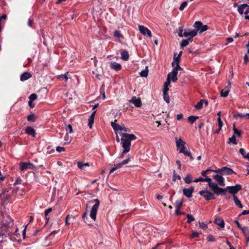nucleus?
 <instances>
[{
  "instance_id": "nucleus-1",
  "label": "nucleus",
  "mask_w": 249,
  "mask_h": 249,
  "mask_svg": "<svg viewBox=\"0 0 249 249\" xmlns=\"http://www.w3.org/2000/svg\"><path fill=\"white\" fill-rule=\"evenodd\" d=\"M137 139L136 136L133 134H123V137L121 139V144L123 150L119 157L120 158H123L124 155L129 152L130 150L131 141H134Z\"/></svg>"
},
{
  "instance_id": "nucleus-2",
  "label": "nucleus",
  "mask_w": 249,
  "mask_h": 249,
  "mask_svg": "<svg viewBox=\"0 0 249 249\" xmlns=\"http://www.w3.org/2000/svg\"><path fill=\"white\" fill-rule=\"evenodd\" d=\"M116 120L113 122H111V125L116 135L120 134V135L123 137V134H126L127 132V129L125 127L123 124H119L116 123Z\"/></svg>"
},
{
  "instance_id": "nucleus-3",
  "label": "nucleus",
  "mask_w": 249,
  "mask_h": 249,
  "mask_svg": "<svg viewBox=\"0 0 249 249\" xmlns=\"http://www.w3.org/2000/svg\"><path fill=\"white\" fill-rule=\"evenodd\" d=\"M90 202L91 203H95V204L92 206L91 208L89 214L90 217L95 221L96 218L97 212L99 208L100 202L98 199H95L90 201Z\"/></svg>"
},
{
  "instance_id": "nucleus-4",
  "label": "nucleus",
  "mask_w": 249,
  "mask_h": 249,
  "mask_svg": "<svg viewBox=\"0 0 249 249\" xmlns=\"http://www.w3.org/2000/svg\"><path fill=\"white\" fill-rule=\"evenodd\" d=\"M194 27L196 28L195 31H197V33L199 31L200 34L207 31L209 29L207 25H203L202 23L200 21H196L194 24Z\"/></svg>"
},
{
  "instance_id": "nucleus-5",
  "label": "nucleus",
  "mask_w": 249,
  "mask_h": 249,
  "mask_svg": "<svg viewBox=\"0 0 249 249\" xmlns=\"http://www.w3.org/2000/svg\"><path fill=\"white\" fill-rule=\"evenodd\" d=\"M242 189V186L240 184H236L235 186H227L226 188V192L228 191L229 193L234 196L237 193V192Z\"/></svg>"
},
{
  "instance_id": "nucleus-6",
  "label": "nucleus",
  "mask_w": 249,
  "mask_h": 249,
  "mask_svg": "<svg viewBox=\"0 0 249 249\" xmlns=\"http://www.w3.org/2000/svg\"><path fill=\"white\" fill-rule=\"evenodd\" d=\"M213 186L211 188V190L217 196L220 195H224L226 193V188L223 189L218 187V184L216 183L213 184Z\"/></svg>"
},
{
  "instance_id": "nucleus-7",
  "label": "nucleus",
  "mask_w": 249,
  "mask_h": 249,
  "mask_svg": "<svg viewBox=\"0 0 249 249\" xmlns=\"http://www.w3.org/2000/svg\"><path fill=\"white\" fill-rule=\"evenodd\" d=\"M199 194L204 197L205 199L207 200H210L212 199H214L215 196L213 194L208 191H200L199 192Z\"/></svg>"
},
{
  "instance_id": "nucleus-8",
  "label": "nucleus",
  "mask_w": 249,
  "mask_h": 249,
  "mask_svg": "<svg viewBox=\"0 0 249 249\" xmlns=\"http://www.w3.org/2000/svg\"><path fill=\"white\" fill-rule=\"evenodd\" d=\"M213 171L221 175H231L234 173L232 169L227 167H223Z\"/></svg>"
},
{
  "instance_id": "nucleus-9",
  "label": "nucleus",
  "mask_w": 249,
  "mask_h": 249,
  "mask_svg": "<svg viewBox=\"0 0 249 249\" xmlns=\"http://www.w3.org/2000/svg\"><path fill=\"white\" fill-rule=\"evenodd\" d=\"M175 141L177 147L179 150V153L184 152L185 145L186 144L185 142L181 138L178 139V138H176Z\"/></svg>"
},
{
  "instance_id": "nucleus-10",
  "label": "nucleus",
  "mask_w": 249,
  "mask_h": 249,
  "mask_svg": "<svg viewBox=\"0 0 249 249\" xmlns=\"http://www.w3.org/2000/svg\"><path fill=\"white\" fill-rule=\"evenodd\" d=\"M182 54V52H180L178 54V56H176L175 55L174 56V61L172 63V66L174 68L179 69V70H182V69L180 67L179 65L180 62V58Z\"/></svg>"
},
{
  "instance_id": "nucleus-11",
  "label": "nucleus",
  "mask_w": 249,
  "mask_h": 249,
  "mask_svg": "<svg viewBox=\"0 0 249 249\" xmlns=\"http://www.w3.org/2000/svg\"><path fill=\"white\" fill-rule=\"evenodd\" d=\"M19 168L21 171H24L27 169H34L35 166L31 162H23L19 163Z\"/></svg>"
},
{
  "instance_id": "nucleus-12",
  "label": "nucleus",
  "mask_w": 249,
  "mask_h": 249,
  "mask_svg": "<svg viewBox=\"0 0 249 249\" xmlns=\"http://www.w3.org/2000/svg\"><path fill=\"white\" fill-rule=\"evenodd\" d=\"M178 70H179L174 68L172 71L168 73L167 77L170 81L171 80L173 82H175L177 81V74Z\"/></svg>"
},
{
  "instance_id": "nucleus-13",
  "label": "nucleus",
  "mask_w": 249,
  "mask_h": 249,
  "mask_svg": "<svg viewBox=\"0 0 249 249\" xmlns=\"http://www.w3.org/2000/svg\"><path fill=\"white\" fill-rule=\"evenodd\" d=\"M113 36L115 41L121 42L122 39H124L123 34L120 30H116L113 33Z\"/></svg>"
},
{
  "instance_id": "nucleus-14",
  "label": "nucleus",
  "mask_w": 249,
  "mask_h": 249,
  "mask_svg": "<svg viewBox=\"0 0 249 249\" xmlns=\"http://www.w3.org/2000/svg\"><path fill=\"white\" fill-rule=\"evenodd\" d=\"M139 29L141 33L143 36H147L149 37L152 36L151 31L147 28L144 27V26L139 25Z\"/></svg>"
},
{
  "instance_id": "nucleus-15",
  "label": "nucleus",
  "mask_w": 249,
  "mask_h": 249,
  "mask_svg": "<svg viewBox=\"0 0 249 249\" xmlns=\"http://www.w3.org/2000/svg\"><path fill=\"white\" fill-rule=\"evenodd\" d=\"M213 178L217 182V184L221 186L225 185L224 178L221 175H215L213 176Z\"/></svg>"
},
{
  "instance_id": "nucleus-16",
  "label": "nucleus",
  "mask_w": 249,
  "mask_h": 249,
  "mask_svg": "<svg viewBox=\"0 0 249 249\" xmlns=\"http://www.w3.org/2000/svg\"><path fill=\"white\" fill-rule=\"evenodd\" d=\"M196 35L197 31H195V30H191L190 29H185L183 33L184 36H190V37H192V38H193V37L195 36Z\"/></svg>"
},
{
  "instance_id": "nucleus-17",
  "label": "nucleus",
  "mask_w": 249,
  "mask_h": 249,
  "mask_svg": "<svg viewBox=\"0 0 249 249\" xmlns=\"http://www.w3.org/2000/svg\"><path fill=\"white\" fill-rule=\"evenodd\" d=\"M194 191L193 187H190L189 188H184L183 189V195L188 198L192 197V193Z\"/></svg>"
},
{
  "instance_id": "nucleus-18",
  "label": "nucleus",
  "mask_w": 249,
  "mask_h": 249,
  "mask_svg": "<svg viewBox=\"0 0 249 249\" xmlns=\"http://www.w3.org/2000/svg\"><path fill=\"white\" fill-rule=\"evenodd\" d=\"M25 133L31 135L33 137L36 138V132L35 130L31 126H27L25 130Z\"/></svg>"
},
{
  "instance_id": "nucleus-19",
  "label": "nucleus",
  "mask_w": 249,
  "mask_h": 249,
  "mask_svg": "<svg viewBox=\"0 0 249 249\" xmlns=\"http://www.w3.org/2000/svg\"><path fill=\"white\" fill-rule=\"evenodd\" d=\"M96 112V110L93 112L88 119V125L90 129L92 127V125L94 123Z\"/></svg>"
},
{
  "instance_id": "nucleus-20",
  "label": "nucleus",
  "mask_w": 249,
  "mask_h": 249,
  "mask_svg": "<svg viewBox=\"0 0 249 249\" xmlns=\"http://www.w3.org/2000/svg\"><path fill=\"white\" fill-rule=\"evenodd\" d=\"M130 102L134 104L137 107H140L142 105L141 99L140 98H137L136 97H133L130 100Z\"/></svg>"
},
{
  "instance_id": "nucleus-21",
  "label": "nucleus",
  "mask_w": 249,
  "mask_h": 249,
  "mask_svg": "<svg viewBox=\"0 0 249 249\" xmlns=\"http://www.w3.org/2000/svg\"><path fill=\"white\" fill-rule=\"evenodd\" d=\"M241 230L242 231L247 241L248 242L249 241V228L245 226Z\"/></svg>"
},
{
  "instance_id": "nucleus-22",
  "label": "nucleus",
  "mask_w": 249,
  "mask_h": 249,
  "mask_svg": "<svg viewBox=\"0 0 249 249\" xmlns=\"http://www.w3.org/2000/svg\"><path fill=\"white\" fill-rule=\"evenodd\" d=\"M110 67H111V69L115 70L116 71H119L122 68V66H121V64L117 63L116 62H112L110 64Z\"/></svg>"
},
{
  "instance_id": "nucleus-23",
  "label": "nucleus",
  "mask_w": 249,
  "mask_h": 249,
  "mask_svg": "<svg viewBox=\"0 0 249 249\" xmlns=\"http://www.w3.org/2000/svg\"><path fill=\"white\" fill-rule=\"evenodd\" d=\"M193 39L192 37H189L187 39H183L180 43V46L181 47H184L187 46L190 42H192Z\"/></svg>"
},
{
  "instance_id": "nucleus-24",
  "label": "nucleus",
  "mask_w": 249,
  "mask_h": 249,
  "mask_svg": "<svg viewBox=\"0 0 249 249\" xmlns=\"http://www.w3.org/2000/svg\"><path fill=\"white\" fill-rule=\"evenodd\" d=\"M32 77V74L28 72H25L20 76V80L22 81H25Z\"/></svg>"
},
{
  "instance_id": "nucleus-25",
  "label": "nucleus",
  "mask_w": 249,
  "mask_h": 249,
  "mask_svg": "<svg viewBox=\"0 0 249 249\" xmlns=\"http://www.w3.org/2000/svg\"><path fill=\"white\" fill-rule=\"evenodd\" d=\"M205 103L206 105L208 104V102L205 100H200L199 102H198L196 105H195V107L196 109H201L203 107V104Z\"/></svg>"
},
{
  "instance_id": "nucleus-26",
  "label": "nucleus",
  "mask_w": 249,
  "mask_h": 249,
  "mask_svg": "<svg viewBox=\"0 0 249 249\" xmlns=\"http://www.w3.org/2000/svg\"><path fill=\"white\" fill-rule=\"evenodd\" d=\"M215 223L217 225L219 226L221 228L224 227V221L221 218L217 217L215 219Z\"/></svg>"
},
{
  "instance_id": "nucleus-27",
  "label": "nucleus",
  "mask_w": 249,
  "mask_h": 249,
  "mask_svg": "<svg viewBox=\"0 0 249 249\" xmlns=\"http://www.w3.org/2000/svg\"><path fill=\"white\" fill-rule=\"evenodd\" d=\"M121 58L125 61H126L129 58V54L127 51H123L121 53Z\"/></svg>"
},
{
  "instance_id": "nucleus-28",
  "label": "nucleus",
  "mask_w": 249,
  "mask_h": 249,
  "mask_svg": "<svg viewBox=\"0 0 249 249\" xmlns=\"http://www.w3.org/2000/svg\"><path fill=\"white\" fill-rule=\"evenodd\" d=\"M248 6H249V5H248L247 4L245 3L239 5L238 7V11L240 15H242L244 13V9H245V7Z\"/></svg>"
},
{
  "instance_id": "nucleus-29",
  "label": "nucleus",
  "mask_w": 249,
  "mask_h": 249,
  "mask_svg": "<svg viewBox=\"0 0 249 249\" xmlns=\"http://www.w3.org/2000/svg\"><path fill=\"white\" fill-rule=\"evenodd\" d=\"M37 119V117L34 114H31L28 115L27 117V119L29 122H35Z\"/></svg>"
},
{
  "instance_id": "nucleus-30",
  "label": "nucleus",
  "mask_w": 249,
  "mask_h": 249,
  "mask_svg": "<svg viewBox=\"0 0 249 249\" xmlns=\"http://www.w3.org/2000/svg\"><path fill=\"white\" fill-rule=\"evenodd\" d=\"M233 130L234 132L233 136H234L235 137H241V132L235 127V124H234L233 126Z\"/></svg>"
},
{
  "instance_id": "nucleus-31",
  "label": "nucleus",
  "mask_w": 249,
  "mask_h": 249,
  "mask_svg": "<svg viewBox=\"0 0 249 249\" xmlns=\"http://www.w3.org/2000/svg\"><path fill=\"white\" fill-rule=\"evenodd\" d=\"M204 182H207L209 184V186L211 188L213 186V184H215L216 183L212 181V179L209 177H205L204 179Z\"/></svg>"
},
{
  "instance_id": "nucleus-32",
  "label": "nucleus",
  "mask_w": 249,
  "mask_h": 249,
  "mask_svg": "<svg viewBox=\"0 0 249 249\" xmlns=\"http://www.w3.org/2000/svg\"><path fill=\"white\" fill-rule=\"evenodd\" d=\"M239 152L244 158L247 159L249 160V153L246 154V151L244 148H240Z\"/></svg>"
},
{
  "instance_id": "nucleus-33",
  "label": "nucleus",
  "mask_w": 249,
  "mask_h": 249,
  "mask_svg": "<svg viewBox=\"0 0 249 249\" xmlns=\"http://www.w3.org/2000/svg\"><path fill=\"white\" fill-rule=\"evenodd\" d=\"M233 200H234L235 204L236 206H238L239 208H243V206L241 203L240 201L238 200L237 197L236 196H234V197H233Z\"/></svg>"
},
{
  "instance_id": "nucleus-34",
  "label": "nucleus",
  "mask_w": 249,
  "mask_h": 249,
  "mask_svg": "<svg viewBox=\"0 0 249 249\" xmlns=\"http://www.w3.org/2000/svg\"><path fill=\"white\" fill-rule=\"evenodd\" d=\"M68 72H67L64 74H62V75H59L56 76V78L57 79L63 78V79H65V81H67L68 79L70 78V77H68Z\"/></svg>"
},
{
  "instance_id": "nucleus-35",
  "label": "nucleus",
  "mask_w": 249,
  "mask_h": 249,
  "mask_svg": "<svg viewBox=\"0 0 249 249\" xmlns=\"http://www.w3.org/2000/svg\"><path fill=\"white\" fill-rule=\"evenodd\" d=\"M198 118L197 116H190L188 118V121L191 124H193Z\"/></svg>"
},
{
  "instance_id": "nucleus-36",
  "label": "nucleus",
  "mask_w": 249,
  "mask_h": 249,
  "mask_svg": "<svg viewBox=\"0 0 249 249\" xmlns=\"http://www.w3.org/2000/svg\"><path fill=\"white\" fill-rule=\"evenodd\" d=\"M183 204V200L181 199L177 200L175 202V207L176 208L180 209Z\"/></svg>"
},
{
  "instance_id": "nucleus-37",
  "label": "nucleus",
  "mask_w": 249,
  "mask_h": 249,
  "mask_svg": "<svg viewBox=\"0 0 249 249\" xmlns=\"http://www.w3.org/2000/svg\"><path fill=\"white\" fill-rule=\"evenodd\" d=\"M185 183L189 184L193 182L191 178V176L190 174H188L184 178Z\"/></svg>"
},
{
  "instance_id": "nucleus-38",
  "label": "nucleus",
  "mask_w": 249,
  "mask_h": 249,
  "mask_svg": "<svg viewBox=\"0 0 249 249\" xmlns=\"http://www.w3.org/2000/svg\"><path fill=\"white\" fill-rule=\"evenodd\" d=\"M148 67H146L145 70L142 71L140 74L141 76L145 77L148 75Z\"/></svg>"
},
{
  "instance_id": "nucleus-39",
  "label": "nucleus",
  "mask_w": 249,
  "mask_h": 249,
  "mask_svg": "<svg viewBox=\"0 0 249 249\" xmlns=\"http://www.w3.org/2000/svg\"><path fill=\"white\" fill-rule=\"evenodd\" d=\"M78 167L81 169H83L84 166H89V164L88 163H83L80 161L77 162Z\"/></svg>"
},
{
  "instance_id": "nucleus-40",
  "label": "nucleus",
  "mask_w": 249,
  "mask_h": 249,
  "mask_svg": "<svg viewBox=\"0 0 249 249\" xmlns=\"http://www.w3.org/2000/svg\"><path fill=\"white\" fill-rule=\"evenodd\" d=\"M122 167L121 166V164L120 163V162L118 163L116 166H115L114 167L110 169V174L113 173L114 171H115L117 169L121 168Z\"/></svg>"
},
{
  "instance_id": "nucleus-41",
  "label": "nucleus",
  "mask_w": 249,
  "mask_h": 249,
  "mask_svg": "<svg viewBox=\"0 0 249 249\" xmlns=\"http://www.w3.org/2000/svg\"><path fill=\"white\" fill-rule=\"evenodd\" d=\"M187 223H191L192 222L195 220V218L191 214H187Z\"/></svg>"
},
{
  "instance_id": "nucleus-42",
  "label": "nucleus",
  "mask_w": 249,
  "mask_h": 249,
  "mask_svg": "<svg viewBox=\"0 0 249 249\" xmlns=\"http://www.w3.org/2000/svg\"><path fill=\"white\" fill-rule=\"evenodd\" d=\"M74 217L72 215H71V214H68L67 215V216H66V218H65V226H68L70 224V223L69 222V220L70 219H71V218H74Z\"/></svg>"
},
{
  "instance_id": "nucleus-43",
  "label": "nucleus",
  "mask_w": 249,
  "mask_h": 249,
  "mask_svg": "<svg viewBox=\"0 0 249 249\" xmlns=\"http://www.w3.org/2000/svg\"><path fill=\"white\" fill-rule=\"evenodd\" d=\"M177 179L180 180L181 177L179 175H177L175 170H174L172 180L173 181H175Z\"/></svg>"
},
{
  "instance_id": "nucleus-44",
  "label": "nucleus",
  "mask_w": 249,
  "mask_h": 249,
  "mask_svg": "<svg viewBox=\"0 0 249 249\" xmlns=\"http://www.w3.org/2000/svg\"><path fill=\"white\" fill-rule=\"evenodd\" d=\"M229 92V91L228 90L222 89L221 91V96L224 97H226L228 95Z\"/></svg>"
},
{
  "instance_id": "nucleus-45",
  "label": "nucleus",
  "mask_w": 249,
  "mask_h": 249,
  "mask_svg": "<svg viewBox=\"0 0 249 249\" xmlns=\"http://www.w3.org/2000/svg\"><path fill=\"white\" fill-rule=\"evenodd\" d=\"M229 143L231 142L233 144H237V142L235 139V136H232L231 137L229 138Z\"/></svg>"
},
{
  "instance_id": "nucleus-46",
  "label": "nucleus",
  "mask_w": 249,
  "mask_h": 249,
  "mask_svg": "<svg viewBox=\"0 0 249 249\" xmlns=\"http://www.w3.org/2000/svg\"><path fill=\"white\" fill-rule=\"evenodd\" d=\"M187 4H188L187 1L183 2L180 5V6L179 7V9L180 11H183L184 10V9L185 8V7L187 5Z\"/></svg>"
},
{
  "instance_id": "nucleus-47",
  "label": "nucleus",
  "mask_w": 249,
  "mask_h": 249,
  "mask_svg": "<svg viewBox=\"0 0 249 249\" xmlns=\"http://www.w3.org/2000/svg\"><path fill=\"white\" fill-rule=\"evenodd\" d=\"M130 161V158L128 157L126 159L124 160L122 162H120L121 164L122 167H123L125 164H127Z\"/></svg>"
},
{
  "instance_id": "nucleus-48",
  "label": "nucleus",
  "mask_w": 249,
  "mask_h": 249,
  "mask_svg": "<svg viewBox=\"0 0 249 249\" xmlns=\"http://www.w3.org/2000/svg\"><path fill=\"white\" fill-rule=\"evenodd\" d=\"M199 224L200 228L203 230H205V229H207V228H208L207 225L204 222H199Z\"/></svg>"
},
{
  "instance_id": "nucleus-49",
  "label": "nucleus",
  "mask_w": 249,
  "mask_h": 249,
  "mask_svg": "<svg viewBox=\"0 0 249 249\" xmlns=\"http://www.w3.org/2000/svg\"><path fill=\"white\" fill-rule=\"evenodd\" d=\"M29 98L30 100H31V101H34V100L36 99V98H37V95L36 94H35V93H32V94H31L30 95Z\"/></svg>"
},
{
  "instance_id": "nucleus-50",
  "label": "nucleus",
  "mask_w": 249,
  "mask_h": 249,
  "mask_svg": "<svg viewBox=\"0 0 249 249\" xmlns=\"http://www.w3.org/2000/svg\"><path fill=\"white\" fill-rule=\"evenodd\" d=\"M56 150L57 152L60 153L65 151V148L64 147L57 146L56 147Z\"/></svg>"
},
{
  "instance_id": "nucleus-51",
  "label": "nucleus",
  "mask_w": 249,
  "mask_h": 249,
  "mask_svg": "<svg viewBox=\"0 0 249 249\" xmlns=\"http://www.w3.org/2000/svg\"><path fill=\"white\" fill-rule=\"evenodd\" d=\"M183 31V28L182 27H179L178 29V35L179 37L184 36L183 34L182 33Z\"/></svg>"
},
{
  "instance_id": "nucleus-52",
  "label": "nucleus",
  "mask_w": 249,
  "mask_h": 249,
  "mask_svg": "<svg viewBox=\"0 0 249 249\" xmlns=\"http://www.w3.org/2000/svg\"><path fill=\"white\" fill-rule=\"evenodd\" d=\"M199 235V232H198L197 231H193L192 232V235H191V237L192 238L197 237H198Z\"/></svg>"
},
{
  "instance_id": "nucleus-53",
  "label": "nucleus",
  "mask_w": 249,
  "mask_h": 249,
  "mask_svg": "<svg viewBox=\"0 0 249 249\" xmlns=\"http://www.w3.org/2000/svg\"><path fill=\"white\" fill-rule=\"evenodd\" d=\"M66 130L67 131H69L70 133H72L73 129H72V125L71 124H69L66 128Z\"/></svg>"
},
{
  "instance_id": "nucleus-54",
  "label": "nucleus",
  "mask_w": 249,
  "mask_h": 249,
  "mask_svg": "<svg viewBox=\"0 0 249 249\" xmlns=\"http://www.w3.org/2000/svg\"><path fill=\"white\" fill-rule=\"evenodd\" d=\"M22 183V179L20 177H18L17 178L15 182L14 183V185H16L18 184H20Z\"/></svg>"
},
{
  "instance_id": "nucleus-55",
  "label": "nucleus",
  "mask_w": 249,
  "mask_h": 249,
  "mask_svg": "<svg viewBox=\"0 0 249 249\" xmlns=\"http://www.w3.org/2000/svg\"><path fill=\"white\" fill-rule=\"evenodd\" d=\"M217 121H218V127L222 128L223 124L221 119V118L218 117Z\"/></svg>"
},
{
  "instance_id": "nucleus-56",
  "label": "nucleus",
  "mask_w": 249,
  "mask_h": 249,
  "mask_svg": "<svg viewBox=\"0 0 249 249\" xmlns=\"http://www.w3.org/2000/svg\"><path fill=\"white\" fill-rule=\"evenodd\" d=\"M163 97H164V100L167 102V103H169V97L167 93H166V94H163Z\"/></svg>"
},
{
  "instance_id": "nucleus-57",
  "label": "nucleus",
  "mask_w": 249,
  "mask_h": 249,
  "mask_svg": "<svg viewBox=\"0 0 249 249\" xmlns=\"http://www.w3.org/2000/svg\"><path fill=\"white\" fill-rule=\"evenodd\" d=\"M235 118H246L245 114L238 113L234 115Z\"/></svg>"
},
{
  "instance_id": "nucleus-58",
  "label": "nucleus",
  "mask_w": 249,
  "mask_h": 249,
  "mask_svg": "<svg viewBox=\"0 0 249 249\" xmlns=\"http://www.w3.org/2000/svg\"><path fill=\"white\" fill-rule=\"evenodd\" d=\"M87 215H88V214H87V212H85V213L83 214V215H82V219H83V220L84 221V222H85V223H87V221H86V218H88Z\"/></svg>"
},
{
  "instance_id": "nucleus-59",
  "label": "nucleus",
  "mask_w": 249,
  "mask_h": 249,
  "mask_svg": "<svg viewBox=\"0 0 249 249\" xmlns=\"http://www.w3.org/2000/svg\"><path fill=\"white\" fill-rule=\"evenodd\" d=\"M210 171V169H207L206 170H203L201 172V175L203 176V177H206V174L207 173V172L208 171Z\"/></svg>"
},
{
  "instance_id": "nucleus-60",
  "label": "nucleus",
  "mask_w": 249,
  "mask_h": 249,
  "mask_svg": "<svg viewBox=\"0 0 249 249\" xmlns=\"http://www.w3.org/2000/svg\"><path fill=\"white\" fill-rule=\"evenodd\" d=\"M52 211V208H49L48 209H46L45 211L44 214L45 216H47V215Z\"/></svg>"
},
{
  "instance_id": "nucleus-61",
  "label": "nucleus",
  "mask_w": 249,
  "mask_h": 249,
  "mask_svg": "<svg viewBox=\"0 0 249 249\" xmlns=\"http://www.w3.org/2000/svg\"><path fill=\"white\" fill-rule=\"evenodd\" d=\"M234 223L236 224L237 227L240 229L241 230L243 227H242L241 224H240V223L239 222V221L238 220H234Z\"/></svg>"
},
{
  "instance_id": "nucleus-62",
  "label": "nucleus",
  "mask_w": 249,
  "mask_h": 249,
  "mask_svg": "<svg viewBox=\"0 0 249 249\" xmlns=\"http://www.w3.org/2000/svg\"><path fill=\"white\" fill-rule=\"evenodd\" d=\"M208 241L210 242H213L215 241L214 238L213 236H209L208 237Z\"/></svg>"
},
{
  "instance_id": "nucleus-63",
  "label": "nucleus",
  "mask_w": 249,
  "mask_h": 249,
  "mask_svg": "<svg viewBox=\"0 0 249 249\" xmlns=\"http://www.w3.org/2000/svg\"><path fill=\"white\" fill-rule=\"evenodd\" d=\"M247 214H249V210H244L239 214V216Z\"/></svg>"
},
{
  "instance_id": "nucleus-64",
  "label": "nucleus",
  "mask_w": 249,
  "mask_h": 249,
  "mask_svg": "<svg viewBox=\"0 0 249 249\" xmlns=\"http://www.w3.org/2000/svg\"><path fill=\"white\" fill-rule=\"evenodd\" d=\"M171 82V81L167 77L166 81L164 83V87H168V85H170Z\"/></svg>"
}]
</instances>
